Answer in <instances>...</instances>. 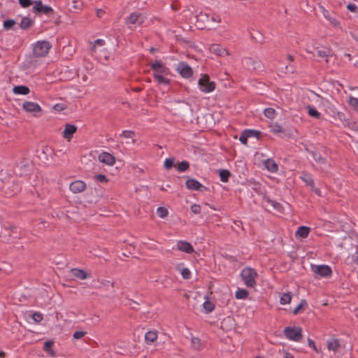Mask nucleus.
<instances>
[{"label": "nucleus", "mask_w": 358, "mask_h": 358, "mask_svg": "<svg viewBox=\"0 0 358 358\" xmlns=\"http://www.w3.org/2000/svg\"><path fill=\"white\" fill-rule=\"evenodd\" d=\"M282 333L286 339L293 342H300L303 338V330L299 326L285 327Z\"/></svg>", "instance_id": "f257e3e1"}, {"label": "nucleus", "mask_w": 358, "mask_h": 358, "mask_svg": "<svg viewBox=\"0 0 358 358\" xmlns=\"http://www.w3.org/2000/svg\"><path fill=\"white\" fill-rule=\"evenodd\" d=\"M300 178L307 185L310 186L311 188H313L314 181L313 178L310 175L303 173L300 176Z\"/></svg>", "instance_id": "c9c22d12"}, {"label": "nucleus", "mask_w": 358, "mask_h": 358, "mask_svg": "<svg viewBox=\"0 0 358 358\" xmlns=\"http://www.w3.org/2000/svg\"><path fill=\"white\" fill-rule=\"evenodd\" d=\"M166 75H155L154 79L159 83L164 85H168L170 83V80L166 77Z\"/></svg>", "instance_id": "e433bc0d"}, {"label": "nucleus", "mask_w": 358, "mask_h": 358, "mask_svg": "<svg viewBox=\"0 0 358 358\" xmlns=\"http://www.w3.org/2000/svg\"><path fill=\"white\" fill-rule=\"evenodd\" d=\"M352 258L353 262L355 264H358V252H356L355 254H353Z\"/></svg>", "instance_id": "e2e57ef3"}, {"label": "nucleus", "mask_w": 358, "mask_h": 358, "mask_svg": "<svg viewBox=\"0 0 358 358\" xmlns=\"http://www.w3.org/2000/svg\"><path fill=\"white\" fill-rule=\"evenodd\" d=\"M270 203H271L274 208H278V206L279 205L278 203L271 201H270Z\"/></svg>", "instance_id": "774afa93"}, {"label": "nucleus", "mask_w": 358, "mask_h": 358, "mask_svg": "<svg viewBox=\"0 0 358 358\" xmlns=\"http://www.w3.org/2000/svg\"><path fill=\"white\" fill-rule=\"evenodd\" d=\"M105 45V41L103 39H96L94 41L92 50H94L96 46H103Z\"/></svg>", "instance_id": "6e6d98bb"}, {"label": "nucleus", "mask_w": 358, "mask_h": 358, "mask_svg": "<svg viewBox=\"0 0 358 358\" xmlns=\"http://www.w3.org/2000/svg\"><path fill=\"white\" fill-rule=\"evenodd\" d=\"M220 180L223 182H227L231 176L230 172L227 169H222L219 171Z\"/></svg>", "instance_id": "4c0bfd02"}, {"label": "nucleus", "mask_w": 358, "mask_h": 358, "mask_svg": "<svg viewBox=\"0 0 358 358\" xmlns=\"http://www.w3.org/2000/svg\"><path fill=\"white\" fill-rule=\"evenodd\" d=\"M13 92L15 94L27 95L30 92V90L25 85H17L13 88Z\"/></svg>", "instance_id": "b1692460"}, {"label": "nucleus", "mask_w": 358, "mask_h": 358, "mask_svg": "<svg viewBox=\"0 0 358 358\" xmlns=\"http://www.w3.org/2000/svg\"><path fill=\"white\" fill-rule=\"evenodd\" d=\"M190 209L194 214H199L201 213V206L199 204H192Z\"/></svg>", "instance_id": "5fc2aeb1"}, {"label": "nucleus", "mask_w": 358, "mask_h": 358, "mask_svg": "<svg viewBox=\"0 0 358 358\" xmlns=\"http://www.w3.org/2000/svg\"><path fill=\"white\" fill-rule=\"evenodd\" d=\"M221 21V18L219 15L213 14L212 15H209V21L207 23V25L210 28H215L214 27V24H218Z\"/></svg>", "instance_id": "72a5a7b5"}, {"label": "nucleus", "mask_w": 358, "mask_h": 358, "mask_svg": "<svg viewBox=\"0 0 358 358\" xmlns=\"http://www.w3.org/2000/svg\"><path fill=\"white\" fill-rule=\"evenodd\" d=\"M264 114L266 117L272 120L275 117V111L273 108H267L264 109Z\"/></svg>", "instance_id": "a18cd8bd"}, {"label": "nucleus", "mask_w": 358, "mask_h": 358, "mask_svg": "<svg viewBox=\"0 0 358 358\" xmlns=\"http://www.w3.org/2000/svg\"><path fill=\"white\" fill-rule=\"evenodd\" d=\"M86 334H87V332L85 331H76L73 333V339H76V340L80 339Z\"/></svg>", "instance_id": "864d4df0"}, {"label": "nucleus", "mask_w": 358, "mask_h": 358, "mask_svg": "<svg viewBox=\"0 0 358 358\" xmlns=\"http://www.w3.org/2000/svg\"><path fill=\"white\" fill-rule=\"evenodd\" d=\"M313 100L319 106L324 107L325 110L328 106H331V103L329 101L328 99L323 98L317 94L315 95V98Z\"/></svg>", "instance_id": "393cba45"}, {"label": "nucleus", "mask_w": 358, "mask_h": 358, "mask_svg": "<svg viewBox=\"0 0 358 358\" xmlns=\"http://www.w3.org/2000/svg\"><path fill=\"white\" fill-rule=\"evenodd\" d=\"M164 165L166 169H170L174 165V159L166 158L164 161Z\"/></svg>", "instance_id": "3c124183"}, {"label": "nucleus", "mask_w": 358, "mask_h": 358, "mask_svg": "<svg viewBox=\"0 0 358 358\" xmlns=\"http://www.w3.org/2000/svg\"><path fill=\"white\" fill-rule=\"evenodd\" d=\"M339 341L336 338L330 339L327 341V348L329 350L336 352L339 348Z\"/></svg>", "instance_id": "2f4dec72"}, {"label": "nucleus", "mask_w": 358, "mask_h": 358, "mask_svg": "<svg viewBox=\"0 0 358 358\" xmlns=\"http://www.w3.org/2000/svg\"><path fill=\"white\" fill-rule=\"evenodd\" d=\"M104 13H105V12H104V10H102V9H97V10H96V15H97L99 17H102V16H103V15L104 14Z\"/></svg>", "instance_id": "0e129e2a"}, {"label": "nucleus", "mask_w": 358, "mask_h": 358, "mask_svg": "<svg viewBox=\"0 0 358 358\" xmlns=\"http://www.w3.org/2000/svg\"><path fill=\"white\" fill-rule=\"evenodd\" d=\"M150 67L153 71L152 76L155 75H169V69L161 62L156 60L150 64Z\"/></svg>", "instance_id": "6e6552de"}, {"label": "nucleus", "mask_w": 358, "mask_h": 358, "mask_svg": "<svg viewBox=\"0 0 358 358\" xmlns=\"http://www.w3.org/2000/svg\"><path fill=\"white\" fill-rule=\"evenodd\" d=\"M19 3L20 4V6L22 7L27 8L31 5L32 1L31 0H19Z\"/></svg>", "instance_id": "4d7b16f0"}, {"label": "nucleus", "mask_w": 358, "mask_h": 358, "mask_svg": "<svg viewBox=\"0 0 358 358\" xmlns=\"http://www.w3.org/2000/svg\"><path fill=\"white\" fill-rule=\"evenodd\" d=\"M22 108L24 111L31 113L34 117L38 116L42 111L41 106L34 101H24L22 105Z\"/></svg>", "instance_id": "0eeeda50"}, {"label": "nucleus", "mask_w": 358, "mask_h": 358, "mask_svg": "<svg viewBox=\"0 0 358 358\" xmlns=\"http://www.w3.org/2000/svg\"><path fill=\"white\" fill-rule=\"evenodd\" d=\"M326 113L331 116L334 120L336 122H339L343 125H346L348 120L345 114L341 111H338L334 106L331 104L326 109Z\"/></svg>", "instance_id": "423d86ee"}, {"label": "nucleus", "mask_w": 358, "mask_h": 358, "mask_svg": "<svg viewBox=\"0 0 358 358\" xmlns=\"http://www.w3.org/2000/svg\"><path fill=\"white\" fill-rule=\"evenodd\" d=\"M98 160L108 166H113L115 163V158L110 153L107 152H102L98 156Z\"/></svg>", "instance_id": "9b49d317"}, {"label": "nucleus", "mask_w": 358, "mask_h": 358, "mask_svg": "<svg viewBox=\"0 0 358 358\" xmlns=\"http://www.w3.org/2000/svg\"><path fill=\"white\" fill-rule=\"evenodd\" d=\"M248 296V292L245 289H238L235 293V296L238 299H245Z\"/></svg>", "instance_id": "a19ab883"}, {"label": "nucleus", "mask_w": 358, "mask_h": 358, "mask_svg": "<svg viewBox=\"0 0 358 358\" xmlns=\"http://www.w3.org/2000/svg\"><path fill=\"white\" fill-rule=\"evenodd\" d=\"M95 178L100 182H106L108 181L106 176L103 174H98L95 176Z\"/></svg>", "instance_id": "13d9d810"}, {"label": "nucleus", "mask_w": 358, "mask_h": 358, "mask_svg": "<svg viewBox=\"0 0 358 358\" xmlns=\"http://www.w3.org/2000/svg\"><path fill=\"white\" fill-rule=\"evenodd\" d=\"M244 62L248 68L254 70H260L262 67L261 61L257 59L247 57L244 59Z\"/></svg>", "instance_id": "2eb2a0df"}, {"label": "nucleus", "mask_w": 358, "mask_h": 358, "mask_svg": "<svg viewBox=\"0 0 358 358\" xmlns=\"http://www.w3.org/2000/svg\"><path fill=\"white\" fill-rule=\"evenodd\" d=\"M189 166V163L187 161H182L178 165V171L180 172L185 171Z\"/></svg>", "instance_id": "de8ad7c7"}, {"label": "nucleus", "mask_w": 358, "mask_h": 358, "mask_svg": "<svg viewBox=\"0 0 358 358\" xmlns=\"http://www.w3.org/2000/svg\"><path fill=\"white\" fill-rule=\"evenodd\" d=\"M270 129H271V131H272L274 134H279V133L282 132V127L276 122H273V123L271 124Z\"/></svg>", "instance_id": "c03bdc74"}, {"label": "nucleus", "mask_w": 358, "mask_h": 358, "mask_svg": "<svg viewBox=\"0 0 358 358\" xmlns=\"http://www.w3.org/2000/svg\"><path fill=\"white\" fill-rule=\"evenodd\" d=\"M143 21V17L141 13H131L127 18V22L131 24L141 23Z\"/></svg>", "instance_id": "4be33fe9"}, {"label": "nucleus", "mask_w": 358, "mask_h": 358, "mask_svg": "<svg viewBox=\"0 0 358 358\" xmlns=\"http://www.w3.org/2000/svg\"><path fill=\"white\" fill-rule=\"evenodd\" d=\"M176 71L184 78H189L193 75L192 68L185 62H180L177 64Z\"/></svg>", "instance_id": "1a4fd4ad"}, {"label": "nucleus", "mask_w": 358, "mask_h": 358, "mask_svg": "<svg viewBox=\"0 0 358 358\" xmlns=\"http://www.w3.org/2000/svg\"><path fill=\"white\" fill-rule=\"evenodd\" d=\"M199 90L204 93H210L215 90V83L210 81L208 75L204 74L201 76L198 80Z\"/></svg>", "instance_id": "20e7f679"}, {"label": "nucleus", "mask_w": 358, "mask_h": 358, "mask_svg": "<svg viewBox=\"0 0 358 358\" xmlns=\"http://www.w3.org/2000/svg\"><path fill=\"white\" fill-rule=\"evenodd\" d=\"M264 166L266 169L271 173H275L278 169V164L272 159H268L265 160Z\"/></svg>", "instance_id": "5701e85b"}, {"label": "nucleus", "mask_w": 358, "mask_h": 358, "mask_svg": "<svg viewBox=\"0 0 358 358\" xmlns=\"http://www.w3.org/2000/svg\"><path fill=\"white\" fill-rule=\"evenodd\" d=\"M34 10L35 12L45 14H49L52 11V8L50 6L43 5L41 1H34Z\"/></svg>", "instance_id": "dca6fc26"}, {"label": "nucleus", "mask_w": 358, "mask_h": 358, "mask_svg": "<svg viewBox=\"0 0 358 358\" xmlns=\"http://www.w3.org/2000/svg\"><path fill=\"white\" fill-rule=\"evenodd\" d=\"M201 341L197 337H192L191 339V347L195 350H199L201 348Z\"/></svg>", "instance_id": "58836bf2"}, {"label": "nucleus", "mask_w": 358, "mask_h": 358, "mask_svg": "<svg viewBox=\"0 0 358 358\" xmlns=\"http://www.w3.org/2000/svg\"><path fill=\"white\" fill-rule=\"evenodd\" d=\"M347 8L351 12H355L357 9V7L355 4L350 3L347 6Z\"/></svg>", "instance_id": "680f3d73"}, {"label": "nucleus", "mask_w": 358, "mask_h": 358, "mask_svg": "<svg viewBox=\"0 0 358 358\" xmlns=\"http://www.w3.org/2000/svg\"><path fill=\"white\" fill-rule=\"evenodd\" d=\"M157 338V333L155 331H149L145 334V341L147 344L153 343Z\"/></svg>", "instance_id": "bb28decb"}, {"label": "nucleus", "mask_w": 358, "mask_h": 358, "mask_svg": "<svg viewBox=\"0 0 358 358\" xmlns=\"http://www.w3.org/2000/svg\"><path fill=\"white\" fill-rule=\"evenodd\" d=\"M71 273L73 276L80 280H85L89 278V275L87 274V273L83 269L72 268L71 270Z\"/></svg>", "instance_id": "412c9836"}, {"label": "nucleus", "mask_w": 358, "mask_h": 358, "mask_svg": "<svg viewBox=\"0 0 358 358\" xmlns=\"http://www.w3.org/2000/svg\"><path fill=\"white\" fill-rule=\"evenodd\" d=\"M34 24V21L29 17H24L21 20L20 26L22 29H27Z\"/></svg>", "instance_id": "c756f323"}, {"label": "nucleus", "mask_w": 358, "mask_h": 358, "mask_svg": "<svg viewBox=\"0 0 358 358\" xmlns=\"http://www.w3.org/2000/svg\"><path fill=\"white\" fill-rule=\"evenodd\" d=\"M241 277L244 284L248 287H255L257 285L256 278L257 277V271L251 268H244L241 272Z\"/></svg>", "instance_id": "f03ea898"}, {"label": "nucleus", "mask_w": 358, "mask_h": 358, "mask_svg": "<svg viewBox=\"0 0 358 358\" xmlns=\"http://www.w3.org/2000/svg\"><path fill=\"white\" fill-rule=\"evenodd\" d=\"M17 21L13 19H8L3 21V27L5 30L15 29Z\"/></svg>", "instance_id": "473e14b6"}, {"label": "nucleus", "mask_w": 358, "mask_h": 358, "mask_svg": "<svg viewBox=\"0 0 358 358\" xmlns=\"http://www.w3.org/2000/svg\"><path fill=\"white\" fill-rule=\"evenodd\" d=\"M176 270L180 272L184 279H189L191 278V272L188 268L182 267V265H178Z\"/></svg>", "instance_id": "c85d7f7f"}, {"label": "nucleus", "mask_w": 358, "mask_h": 358, "mask_svg": "<svg viewBox=\"0 0 358 358\" xmlns=\"http://www.w3.org/2000/svg\"><path fill=\"white\" fill-rule=\"evenodd\" d=\"M197 21H201L207 24L209 21V15L207 13H201L197 15Z\"/></svg>", "instance_id": "8fccbe9b"}, {"label": "nucleus", "mask_w": 358, "mask_h": 358, "mask_svg": "<svg viewBox=\"0 0 358 358\" xmlns=\"http://www.w3.org/2000/svg\"><path fill=\"white\" fill-rule=\"evenodd\" d=\"M209 50L210 52L220 57H225L230 55L229 50L220 44L210 45Z\"/></svg>", "instance_id": "9d476101"}, {"label": "nucleus", "mask_w": 358, "mask_h": 358, "mask_svg": "<svg viewBox=\"0 0 358 358\" xmlns=\"http://www.w3.org/2000/svg\"><path fill=\"white\" fill-rule=\"evenodd\" d=\"M52 345H53V342L51 341H47L44 343V345H43V350L49 353H51L52 354L53 353V350H52Z\"/></svg>", "instance_id": "09e8293b"}, {"label": "nucleus", "mask_w": 358, "mask_h": 358, "mask_svg": "<svg viewBox=\"0 0 358 358\" xmlns=\"http://www.w3.org/2000/svg\"><path fill=\"white\" fill-rule=\"evenodd\" d=\"M31 318L33 319V320L37 323L40 322L42 321L43 320V315L40 313H32L31 315Z\"/></svg>", "instance_id": "603ef678"}, {"label": "nucleus", "mask_w": 358, "mask_h": 358, "mask_svg": "<svg viewBox=\"0 0 358 358\" xmlns=\"http://www.w3.org/2000/svg\"><path fill=\"white\" fill-rule=\"evenodd\" d=\"M348 103L352 109L358 113V99L350 96Z\"/></svg>", "instance_id": "ea45409f"}, {"label": "nucleus", "mask_w": 358, "mask_h": 358, "mask_svg": "<svg viewBox=\"0 0 358 358\" xmlns=\"http://www.w3.org/2000/svg\"><path fill=\"white\" fill-rule=\"evenodd\" d=\"M51 48L47 41H38L33 45V54L36 57H43L48 55Z\"/></svg>", "instance_id": "7ed1b4c3"}, {"label": "nucleus", "mask_w": 358, "mask_h": 358, "mask_svg": "<svg viewBox=\"0 0 358 358\" xmlns=\"http://www.w3.org/2000/svg\"><path fill=\"white\" fill-rule=\"evenodd\" d=\"M306 303V301L303 300L301 303L293 310V314L296 315Z\"/></svg>", "instance_id": "bf43d9fd"}, {"label": "nucleus", "mask_w": 358, "mask_h": 358, "mask_svg": "<svg viewBox=\"0 0 358 358\" xmlns=\"http://www.w3.org/2000/svg\"><path fill=\"white\" fill-rule=\"evenodd\" d=\"M77 128L73 124H66L62 132V136L68 141H71L73 134L76 131Z\"/></svg>", "instance_id": "6ab92c4d"}, {"label": "nucleus", "mask_w": 358, "mask_h": 358, "mask_svg": "<svg viewBox=\"0 0 358 358\" xmlns=\"http://www.w3.org/2000/svg\"><path fill=\"white\" fill-rule=\"evenodd\" d=\"M259 131H254V130H244L240 137H239V141L240 142L243 144V145H246L247 144V142H248V139L251 137V136H257V135L259 134Z\"/></svg>", "instance_id": "a211bd4d"}, {"label": "nucleus", "mask_w": 358, "mask_h": 358, "mask_svg": "<svg viewBox=\"0 0 358 358\" xmlns=\"http://www.w3.org/2000/svg\"><path fill=\"white\" fill-rule=\"evenodd\" d=\"M284 358H294V357L292 354H290L289 352H286Z\"/></svg>", "instance_id": "338daca9"}, {"label": "nucleus", "mask_w": 358, "mask_h": 358, "mask_svg": "<svg viewBox=\"0 0 358 358\" xmlns=\"http://www.w3.org/2000/svg\"><path fill=\"white\" fill-rule=\"evenodd\" d=\"M206 301L203 303V307L207 313H210L213 310L215 306L214 304L208 301V297L205 296Z\"/></svg>", "instance_id": "79ce46f5"}, {"label": "nucleus", "mask_w": 358, "mask_h": 358, "mask_svg": "<svg viewBox=\"0 0 358 358\" xmlns=\"http://www.w3.org/2000/svg\"><path fill=\"white\" fill-rule=\"evenodd\" d=\"M168 210L164 207H158L157 209V214L161 218H164L168 215Z\"/></svg>", "instance_id": "49530a36"}, {"label": "nucleus", "mask_w": 358, "mask_h": 358, "mask_svg": "<svg viewBox=\"0 0 358 358\" xmlns=\"http://www.w3.org/2000/svg\"><path fill=\"white\" fill-rule=\"evenodd\" d=\"M307 113L310 117L320 119L321 117V114L316 110V108L311 106L308 105L306 106Z\"/></svg>", "instance_id": "7c9ffc66"}, {"label": "nucleus", "mask_w": 358, "mask_h": 358, "mask_svg": "<svg viewBox=\"0 0 358 358\" xmlns=\"http://www.w3.org/2000/svg\"><path fill=\"white\" fill-rule=\"evenodd\" d=\"M317 56L324 58L327 61V58L331 55V50L327 48H324L322 50L315 48Z\"/></svg>", "instance_id": "f704fd0d"}, {"label": "nucleus", "mask_w": 358, "mask_h": 358, "mask_svg": "<svg viewBox=\"0 0 358 358\" xmlns=\"http://www.w3.org/2000/svg\"><path fill=\"white\" fill-rule=\"evenodd\" d=\"M186 187L190 190L203 191L206 187L197 180L194 178H189L185 182Z\"/></svg>", "instance_id": "4468645a"}, {"label": "nucleus", "mask_w": 358, "mask_h": 358, "mask_svg": "<svg viewBox=\"0 0 358 358\" xmlns=\"http://www.w3.org/2000/svg\"><path fill=\"white\" fill-rule=\"evenodd\" d=\"M310 232V228L306 226L300 227L296 231V236L301 238L308 237Z\"/></svg>", "instance_id": "cd10ccee"}, {"label": "nucleus", "mask_w": 358, "mask_h": 358, "mask_svg": "<svg viewBox=\"0 0 358 358\" xmlns=\"http://www.w3.org/2000/svg\"><path fill=\"white\" fill-rule=\"evenodd\" d=\"M313 158L314 160L317 162L320 165V169L322 171H327L328 167L329 166V164L328 162L321 156L320 154L317 152H313L311 153Z\"/></svg>", "instance_id": "f3484780"}, {"label": "nucleus", "mask_w": 358, "mask_h": 358, "mask_svg": "<svg viewBox=\"0 0 358 358\" xmlns=\"http://www.w3.org/2000/svg\"><path fill=\"white\" fill-rule=\"evenodd\" d=\"M308 345L310 348H311L316 352H318L317 348V347H316V345L315 344V342L312 339H310V338L308 339Z\"/></svg>", "instance_id": "052dcab7"}, {"label": "nucleus", "mask_w": 358, "mask_h": 358, "mask_svg": "<svg viewBox=\"0 0 358 358\" xmlns=\"http://www.w3.org/2000/svg\"><path fill=\"white\" fill-rule=\"evenodd\" d=\"M311 189L318 196H321V192L320 189H317V188H315L313 187V188H311Z\"/></svg>", "instance_id": "69168bd1"}, {"label": "nucleus", "mask_w": 358, "mask_h": 358, "mask_svg": "<svg viewBox=\"0 0 358 358\" xmlns=\"http://www.w3.org/2000/svg\"><path fill=\"white\" fill-rule=\"evenodd\" d=\"M176 248L187 254H192L194 252V248L192 244L186 241H178L176 243Z\"/></svg>", "instance_id": "ddd939ff"}, {"label": "nucleus", "mask_w": 358, "mask_h": 358, "mask_svg": "<svg viewBox=\"0 0 358 358\" xmlns=\"http://www.w3.org/2000/svg\"><path fill=\"white\" fill-rule=\"evenodd\" d=\"M324 17L334 27H338L340 23L336 16L329 13L327 10H324Z\"/></svg>", "instance_id": "a878e982"}, {"label": "nucleus", "mask_w": 358, "mask_h": 358, "mask_svg": "<svg viewBox=\"0 0 358 358\" xmlns=\"http://www.w3.org/2000/svg\"><path fill=\"white\" fill-rule=\"evenodd\" d=\"M311 271L313 273L321 278H329L332 274V270L328 265H311Z\"/></svg>", "instance_id": "39448f33"}, {"label": "nucleus", "mask_w": 358, "mask_h": 358, "mask_svg": "<svg viewBox=\"0 0 358 358\" xmlns=\"http://www.w3.org/2000/svg\"><path fill=\"white\" fill-rule=\"evenodd\" d=\"M120 136L126 140L125 143L127 145H134L135 140L134 138V133L131 131L124 130L120 134Z\"/></svg>", "instance_id": "aec40b11"}, {"label": "nucleus", "mask_w": 358, "mask_h": 358, "mask_svg": "<svg viewBox=\"0 0 358 358\" xmlns=\"http://www.w3.org/2000/svg\"><path fill=\"white\" fill-rule=\"evenodd\" d=\"M86 188V184L83 180H77L69 185V189L73 194H78L83 192Z\"/></svg>", "instance_id": "f8f14e48"}, {"label": "nucleus", "mask_w": 358, "mask_h": 358, "mask_svg": "<svg viewBox=\"0 0 358 358\" xmlns=\"http://www.w3.org/2000/svg\"><path fill=\"white\" fill-rule=\"evenodd\" d=\"M292 300V296L289 293H285L282 294L280 299V303L282 305L289 304Z\"/></svg>", "instance_id": "37998d69"}]
</instances>
